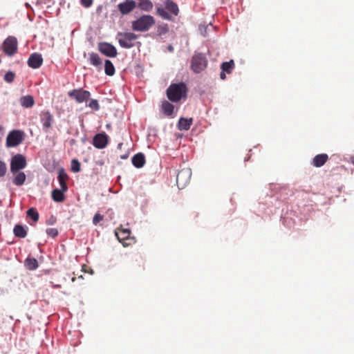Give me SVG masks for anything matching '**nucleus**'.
Masks as SVG:
<instances>
[{
	"mask_svg": "<svg viewBox=\"0 0 354 354\" xmlns=\"http://www.w3.org/2000/svg\"><path fill=\"white\" fill-rule=\"evenodd\" d=\"M328 159L326 153H321L316 155L313 159L312 164L314 167H320L323 166Z\"/></svg>",
	"mask_w": 354,
	"mask_h": 354,
	"instance_id": "16",
	"label": "nucleus"
},
{
	"mask_svg": "<svg viewBox=\"0 0 354 354\" xmlns=\"http://www.w3.org/2000/svg\"><path fill=\"white\" fill-rule=\"evenodd\" d=\"M66 192V191H63L62 188H61L60 189H55L53 190L52 198H53V201H55V202H57V203L64 202L65 201L64 192Z\"/></svg>",
	"mask_w": 354,
	"mask_h": 354,
	"instance_id": "20",
	"label": "nucleus"
},
{
	"mask_svg": "<svg viewBox=\"0 0 354 354\" xmlns=\"http://www.w3.org/2000/svg\"><path fill=\"white\" fill-rule=\"evenodd\" d=\"M167 48H168V50L170 52H173V50H174V48L171 45H169Z\"/></svg>",
	"mask_w": 354,
	"mask_h": 354,
	"instance_id": "42",
	"label": "nucleus"
},
{
	"mask_svg": "<svg viewBox=\"0 0 354 354\" xmlns=\"http://www.w3.org/2000/svg\"><path fill=\"white\" fill-rule=\"evenodd\" d=\"M234 68V62L232 59L229 62H223L221 66V70L226 72L228 74H230L232 73Z\"/></svg>",
	"mask_w": 354,
	"mask_h": 354,
	"instance_id": "28",
	"label": "nucleus"
},
{
	"mask_svg": "<svg viewBox=\"0 0 354 354\" xmlns=\"http://www.w3.org/2000/svg\"><path fill=\"white\" fill-rule=\"evenodd\" d=\"M187 88L185 83L171 84L167 89V96L173 102H178L187 96Z\"/></svg>",
	"mask_w": 354,
	"mask_h": 354,
	"instance_id": "1",
	"label": "nucleus"
},
{
	"mask_svg": "<svg viewBox=\"0 0 354 354\" xmlns=\"http://www.w3.org/2000/svg\"><path fill=\"white\" fill-rule=\"evenodd\" d=\"M15 77V74L12 71L7 72L4 75V80L8 83H12Z\"/></svg>",
	"mask_w": 354,
	"mask_h": 354,
	"instance_id": "34",
	"label": "nucleus"
},
{
	"mask_svg": "<svg viewBox=\"0 0 354 354\" xmlns=\"http://www.w3.org/2000/svg\"><path fill=\"white\" fill-rule=\"evenodd\" d=\"M225 72L222 71L220 74V77L221 80H225L226 78Z\"/></svg>",
	"mask_w": 354,
	"mask_h": 354,
	"instance_id": "41",
	"label": "nucleus"
},
{
	"mask_svg": "<svg viewBox=\"0 0 354 354\" xmlns=\"http://www.w3.org/2000/svg\"><path fill=\"white\" fill-rule=\"evenodd\" d=\"M6 165L0 160V178L3 177L6 173Z\"/></svg>",
	"mask_w": 354,
	"mask_h": 354,
	"instance_id": "37",
	"label": "nucleus"
},
{
	"mask_svg": "<svg viewBox=\"0 0 354 354\" xmlns=\"http://www.w3.org/2000/svg\"><path fill=\"white\" fill-rule=\"evenodd\" d=\"M162 109L166 115L171 116L173 114L174 106L168 101L165 100L162 104Z\"/></svg>",
	"mask_w": 354,
	"mask_h": 354,
	"instance_id": "25",
	"label": "nucleus"
},
{
	"mask_svg": "<svg viewBox=\"0 0 354 354\" xmlns=\"http://www.w3.org/2000/svg\"><path fill=\"white\" fill-rule=\"evenodd\" d=\"M20 103L25 108H30L34 105L35 101L32 96L26 95L20 98Z\"/></svg>",
	"mask_w": 354,
	"mask_h": 354,
	"instance_id": "24",
	"label": "nucleus"
},
{
	"mask_svg": "<svg viewBox=\"0 0 354 354\" xmlns=\"http://www.w3.org/2000/svg\"><path fill=\"white\" fill-rule=\"evenodd\" d=\"M2 49L8 56H13L18 50V41L15 37L9 36L3 41Z\"/></svg>",
	"mask_w": 354,
	"mask_h": 354,
	"instance_id": "5",
	"label": "nucleus"
},
{
	"mask_svg": "<svg viewBox=\"0 0 354 354\" xmlns=\"http://www.w3.org/2000/svg\"><path fill=\"white\" fill-rule=\"evenodd\" d=\"M352 163L354 165V158L352 160Z\"/></svg>",
	"mask_w": 354,
	"mask_h": 354,
	"instance_id": "46",
	"label": "nucleus"
},
{
	"mask_svg": "<svg viewBox=\"0 0 354 354\" xmlns=\"http://www.w3.org/2000/svg\"><path fill=\"white\" fill-rule=\"evenodd\" d=\"M192 123V118L187 119L185 118H180L178 122V128L180 131H187L190 129Z\"/></svg>",
	"mask_w": 354,
	"mask_h": 354,
	"instance_id": "19",
	"label": "nucleus"
},
{
	"mask_svg": "<svg viewBox=\"0 0 354 354\" xmlns=\"http://www.w3.org/2000/svg\"><path fill=\"white\" fill-rule=\"evenodd\" d=\"M104 71L105 73L109 76H111L115 73V67L113 63L109 59L105 60Z\"/></svg>",
	"mask_w": 354,
	"mask_h": 354,
	"instance_id": "29",
	"label": "nucleus"
},
{
	"mask_svg": "<svg viewBox=\"0 0 354 354\" xmlns=\"http://www.w3.org/2000/svg\"><path fill=\"white\" fill-rule=\"evenodd\" d=\"M27 216L31 218L34 222H37L39 218V213L35 210V208H30L27 212Z\"/></svg>",
	"mask_w": 354,
	"mask_h": 354,
	"instance_id": "31",
	"label": "nucleus"
},
{
	"mask_svg": "<svg viewBox=\"0 0 354 354\" xmlns=\"http://www.w3.org/2000/svg\"><path fill=\"white\" fill-rule=\"evenodd\" d=\"M207 65V60L202 53L195 54L192 59L191 68L194 72L198 73L203 71Z\"/></svg>",
	"mask_w": 354,
	"mask_h": 354,
	"instance_id": "6",
	"label": "nucleus"
},
{
	"mask_svg": "<svg viewBox=\"0 0 354 354\" xmlns=\"http://www.w3.org/2000/svg\"><path fill=\"white\" fill-rule=\"evenodd\" d=\"M98 50L100 53L109 57H115L118 55L115 47L109 43L103 42L99 44Z\"/></svg>",
	"mask_w": 354,
	"mask_h": 354,
	"instance_id": "12",
	"label": "nucleus"
},
{
	"mask_svg": "<svg viewBox=\"0 0 354 354\" xmlns=\"http://www.w3.org/2000/svg\"><path fill=\"white\" fill-rule=\"evenodd\" d=\"M165 8L158 7L156 8V14L163 19L173 21L174 18L171 15L177 16L179 13L178 5L171 0H167L165 2Z\"/></svg>",
	"mask_w": 354,
	"mask_h": 354,
	"instance_id": "2",
	"label": "nucleus"
},
{
	"mask_svg": "<svg viewBox=\"0 0 354 354\" xmlns=\"http://www.w3.org/2000/svg\"><path fill=\"white\" fill-rule=\"evenodd\" d=\"M54 287H55V288H60L61 286L60 285H55V286H54Z\"/></svg>",
	"mask_w": 354,
	"mask_h": 354,
	"instance_id": "44",
	"label": "nucleus"
},
{
	"mask_svg": "<svg viewBox=\"0 0 354 354\" xmlns=\"http://www.w3.org/2000/svg\"><path fill=\"white\" fill-rule=\"evenodd\" d=\"M68 95L71 98L75 100L78 103L86 102L91 96L89 91L82 88L73 89L70 91L68 93Z\"/></svg>",
	"mask_w": 354,
	"mask_h": 354,
	"instance_id": "9",
	"label": "nucleus"
},
{
	"mask_svg": "<svg viewBox=\"0 0 354 354\" xmlns=\"http://www.w3.org/2000/svg\"><path fill=\"white\" fill-rule=\"evenodd\" d=\"M68 175L66 173L65 170L63 168L60 169L58 172V181L63 191L68 190V186L66 184V180H68Z\"/></svg>",
	"mask_w": 354,
	"mask_h": 354,
	"instance_id": "17",
	"label": "nucleus"
},
{
	"mask_svg": "<svg viewBox=\"0 0 354 354\" xmlns=\"http://www.w3.org/2000/svg\"><path fill=\"white\" fill-rule=\"evenodd\" d=\"M88 60L91 65L97 67L99 69L101 68L102 62V59H100V56L97 53H91L89 55Z\"/></svg>",
	"mask_w": 354,
	"mask_h": 354,
	"instance_id": "23",
	"label": "nucleus"
},
{
	"mask_svg": "<svg viewBox=\"0 0 354 354\" xmlns=\"http://www.w3.org/2000/svg\"><path fill=\"white\" fill-rule=\"evenodd\" d=\"M192 170L189 168L180 169L176 175V184L179 189L185 188L190 182Z\"/></svg>",
	"mask_w": 354,
	"mask_h": 354,
	"instance_id": "7",
	"label": "nucleus"
},
{
	"mask_svg": "<svg viewBox=\"0 0 354 354\" xmlns=\"http://www.w3.org/2000/svg\"><path fill=\"white\" fill-rule=\"evenodd\" d=\"M39 116L41 122L42 123L43 129L46 132L48 131V130L51 129L54 122L53 115L48 111H43L41 112Z\"/></svg>",
	"mask_w": 354,
	"mask_h": 354,
	"instance_id": "10",
	"label": "nucleus"
},
{
	"mask_svg": "<svg viewBox=\"0 0 354 354\" xmlns=\"http://www.w3.org/2000/svg\"><path fill=\"white\" fill-rule=\"evenodd\" d=\"M117 39L120 46L124 48H131L135 46L138 36L133 32H118Z\"/></svg>",
	"mask_w": 354,
	"mask_h": 354,
	"instance_id": "4",
	"label": "nucleus"
},
{
	"mask_svg": "<svg viewBox=\"0 0 354 354\" xmlns=\"http://www.w3.org/2000/svg\"><path fill=\"white\" fill-rule=\"evenodd\" d=\"M26 166V160L21 154H17L12 157L10 162V171L12 174L20 171Z\"/></svg>",
	"mask_w": 354,
	"mask_h": 354,
	"instance_id": "8",
	"label": "nucleus"
},
{
	"mask_svg": "<svg viewBox=\"0 0 354 354\" xmlns=\"http://www.w3.org/2000/svg\"><path fill=\"white\" fill-rule=\"evenodd\" d=\"M25 265L26 268L30 270H36L38 266V262L36 259L35 258H28L25 261Z\"/></svg>",
	"mask_w": 354,
	"mask_h": 354,
	"instance_id": "27",
	"label": "nucleus"
},
{
	"mask_svg": "<svg viewBox=\"0 0 354 354\" xmlns=\"http://www.w3.org/2000/svg\"><path fill=\"white\" fill-rule=\"evenodd\" d=\"M155 24V19L151 15H142L132 22V29L136 31H147Z\"/></svg>",
	"mask_w": 354,
	"mask_h": 354,
	"instance_id": "3",
	"label": "nucleus"
},
{
	"mask_svg": "<svg viewBox=\"0 0 354 354\" xmlns=\"http://www.w3.org/2000/svg\"><path fill=\"white\" fill-rule=\"evenodd\" d=\"M127 157H128V155H124V156H121V158L122 159H126V158H127Z\"/></svg>",
	"mask_w": 354,
	"mask_h": 354,
	"instance_id": "43",
	"label": "nucleus"
},
{
	"mask_svg": "<svg viewBox=\"0 0 354 354\" xmlns=\"http://www.w3.org/2000/svg\"><path fill=\"white\" fill-rule=\"evenodd\" d=\"M136 7V3L133 0H127L118 5V9L122 15H128Z\"/></svg>",
	"mask_w": 354,
	"mask_h": 354,
	"instance_id": "13",
	"label": "nucleus"
},
{
	"mask_svg": "<svg viewBox=\"0 0 354 354\" xmlns=\"http://www.w3.org/2000/svg\"><path fill=\"white\" fill-rule=\"evenodd\" d=\"M139 8L145 11H150L153 8V3L149 0H139Z\"/></svg>",
	"mask_w": 354,
	"mask_h": 354,
	"instance_id": "30",
	"label": "nucleus"
},
{
	"mask_svg": "<svg viewBox=\"0 0 354 354\" xmlns=\"http://www.w3.org/2000/svg\"><path fill=\"white\" fill-rule=\"evenodd\" d=\"M56 222V218L55 217H51L46 221L47 225H53Z\"/></svg>",
	"mask_w": 354,
	"mask_h": 354,
	"instance_id": "40",
	"label": "nucleus"
},
{
	"mask_svg": "<svg viewBox=\"0 0 354 354\" xmlns=\"http://www.w3.org/2000/svg\"><path fill=\"white\" fill-rule=\"evenodd\" d=\"M13 174L15 175V177L12 180V183L15 185L21 186L25 183L26 176L24 172L19 171Z\"/></svg>",
	"mask_w": 354,
	"mask_h": 354,
	"instance_id": "22",
	"label": "nucleus"
},
{
	"mask_svg": "<svg viewBox=\"0 0 354 354\" xmlns=\"http://www.w3.org/2000/svg\"><path fill=\"white\" fill-rule=\"evenodd\" d=\"M131 232L129 229L118 228L115 231V236L120 242L127 240L130 236Z\"/></svg>",
	"mask_w": 354,
	"mask_h": 354,
	"instance_id": "21",
	"label": "nucleus"
},
{
	"mask_svg": "<svg viewBox=\"0 0 354 354\" xmlns=\"http://www.w3.org/2000/svg\"><path fill=\"white\" fill-rule=\"evenodd\" d=\"M104 218V216L98 213L95 214L93 218V223L94 225H97L100 221H102Z\"/></svg>",
	"mask_w": 354,
	"mask_h": 354,
	"instance_id": "38",
	"label": "nucleus"
},
{
	"mask_svg": "<svg viewBox=\"0 0 354 354\" xmlns=\"http://www.w3.org/2000/svg\"><path fill=\"white\" fill-rule=\"evenodd\" d=\"M93 144L97 149H104L108 144V136L104 133H98L94 136Z\"/></svg>",
	"mask_w": 354,
	"mask_h": 354,
	"instance_id": "15",
	"label": "nucleus"
},
{
	"mask_svg": "<svg viewBox=\"0 0 354 354\" xmlns=\"http://www.w3.org/2000/svg\"><path fill=\"white\" fill-rule=\"evenodd\" d=\"M81 3L85 8H88L92 5L93 0H81Z\"/></svg>",
	"mask_w": 354,
	"mask_h": 354,
	"instance_id": "39",
	"label": "nucleus"
},
{
	"mask_svg": "<svg viewBox=\"0 0 354 354\" xmlns=\"http://www.w3.org/2000/svg\"><path fill=\"white\" fill-rule=\"evenodd\" d=\"M75 277H73L72 278V281H75Z\"/></svg>",
	"mask_w": 354,
	"mask_h": 354,
	"instance_id": "45",
	"label": "nucleus"
},
{
	"mask_svg": "<svg viewBox=\"0 0 354 354\" xmlns=\"http://www.w3.org/2000/svg\"><path fill=\"white\" fill-rule=\"evenodd\" d=\"M46 232L52 238H55L58 235V230L56 228H48Z\"/></svg>",
	"mask_w": 354,
	"mask_h": 354,
	"instance_id": "35",
	"label": "nucleus"
},
{
	"mask_svg": "<svg viewBox=\"0 0 354 354\" xmlns=\"http://www.w3.org/2000/svg\"><path fill=\"white\" fill-rule=\"evenodd\" d=\"M27 63L28 66L32 68H39L43 64V58L41 55L37 53H32L30 55Z\"/></svg>",
	"mask_w": 354,
	"mask_h": 354,
	"instance_id": "14",
	"label": "nucleus"
},
{
	"mask_svg": "<svg viewBox=\"0 0 354 354\" xmlns=\"http://www.w3.org/2000/svg\"><path fill=\"white\" fill-rule=\"evenodd\" d=\"M131 161L134 167L141 168L145 163V157L143 153H138L133 156Z\"/></svg>",
	"mask_w": 354,
	"mask_h": 354,
	"instance_id": "18",
	"label": "nucleus"
},
{
	"mask_svg": "<svg viewBox=\"0 0 354 354\" xmlns=\"http://www.w3.org/2000/svg\"><path fill=\"white\" fill-rule=\"evenodd\" d=\"M13 232L15 236L19 238H24L27 235L26 230L21 225H16L14 227Z\"/></svg>",
	"mask_w": 354,
	"mask_h": 354,
	"instance_id": "26",
	"label": "nucleus"
},
{
	"mask_svg": "<svg viewBox=\"0 0 354 354\" xmlns=\"http://www.w3.org/2000/svg\"><path fill=\"white\" fill-rule=\"evenodd\" d=\"M88 106L95 111L100 109V105L97 100H91Z\"/></svg>",
	"mask_w": 354,
	"mask_h": 354,
	"instance_id": "36",
	"label": "nucleus"
},
{
	"mask_svg": "<svg viewBox=\"0 0 354 354\" xmlns=\"http://www.w3.org/2000/svg\"><path fill=\"white\" fill-rule=\"evenodd\" d=\"M169 31V26L167 24H160L157 26V34L159 36L165 35Z\"/></svg>",
	"mask_w": 354,
	"mask_h": 354,
	"instance_id": "32",
	"label": "nucleus"
},
{
	"mask_svg": "<svg viewBox=\"0 0 354 354\" xmlns=\"http://www.w3.org/2000/svg\"><path fill=\"white\" fill-rule=\"evenodd\" d=\"M23 140V133L18 130L11 131L6 139L7 145L9 147H15L19 145Z\"/></svg>",
	"mask_w": 354,
	"mask_h": 354,
	"instance_id": "11",
	"label": "nucleus"
},
{
	"mask_svg": "<svg viewBox=\"0 0 354 354\" xmlns=\"http://www.w3.org/2000/svg\"><path fill=\"white\" fill-rule=\"evenodd\" d=\"M71 171L73 172H79L81 169L80 162L77 159H73L71 161Z\"/></svg>",
	"mask_w": 354,
	"mask_h": 354,
	"instance_id": "33",
	"label": "nucleus"
}]
</instances>
